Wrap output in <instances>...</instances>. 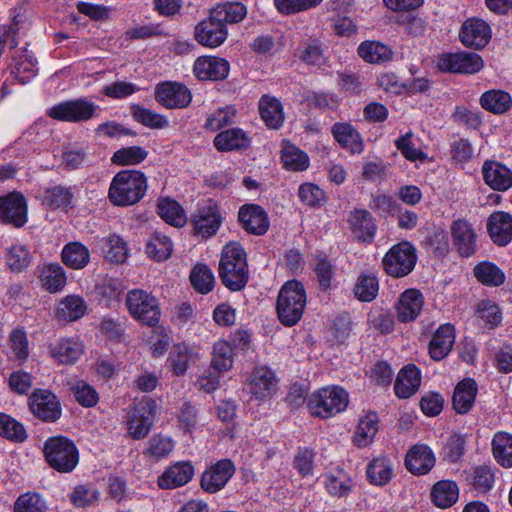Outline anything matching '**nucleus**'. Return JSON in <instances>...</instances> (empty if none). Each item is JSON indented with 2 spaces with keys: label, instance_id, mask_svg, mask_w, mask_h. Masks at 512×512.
I'll use <instances>...</instances> for the list:
<instances>
[{
  "label": "nucleus",
  "instance_id": "obj_1",
  "mask_svg": "<svg viewBox=\"0 0 512 512\" xmlns=\"http://www.w3.org/2000/svg\"><path fill=\"white\" fill-rule=\"evenodd\" d=\"M219 277L223 285L231 291L242 290L249 280L247 257L244 248L238 243L224 246L219 261Z\"/></svg>",
  "mask_w": 512,
  "mask_h": 512
},
{
  "label": "nucleus",
  "instance_id": "obj_2",
  "mask_svg": "<svg viewBox=\"0 0 512 512\" xmlns=\"http://www.w3.org/2000/svg\"><path fill=\"white\" fill-rule=\"evenodd\" d=\"M147 188V177L144 173L138 170H122L113 177L108 198L115 206H131L145 196Z\"/></svg>",
  "mask_w": 512,
  "mask_h": 512
},
{
  "label": "nucleus",
  "instance_id": "obj_3",
  "mask_svg": "<svg viewBox=\"0 0 512 512\" xmlns=\"http://www.w3.org/2000/svg\"><path fill=\"white\" fill-rule=\"evenodd\" d=\"M306 292L297 280L287 281L279 291L276 311L281 323L291 327L297 324L306 306Z\"/></svg>",
  "mask_w": 512,
  "mask_h": 512
},
{
  "label": "nucleus",
  "instance_id": "obj_4",
  "mask_svg": "<svg viewBox=\"0 0 512 512\" xmlns=\"http://www.w3.org/2000/svg\"><path fill=\"white\" fill-rule=\"evenodd\" d=\"M43 452L48 464L58 472L69 473L73 471L79 461L76 445L64 436L48 438L44 443Z\"/></svg>",
  "mask_w": 512,
  "mask_h": 512
},
{
  "label": "nucleus",
  "instance_id": "obj_5",
  "mask_svg": "<svg viewBox=\"0 0 512 512\" xmlns=\"http://www.w3.org/2000/svg\"><path fill=\"white\" fill-rule=\"evenodd\" d=\"M349 403L348 393L338 386L324 387L314 392L307 403L311 415L329 418L344 411Z\"/></svg>",
  "mask_w": 512,
  "mask_h": 512
},
{
  "label": "nucleus",
  "instance_id": "obj_6",
  "mask_svg": "<svg viewBox=\"0 0 512 512\" xmlns=\"http://www.w3.org/2000/svg\"><path fill=\"white\" fill-rule=\"evenodd\" d=\"M125 305L129 314L147 326H154L160 319V307L157 299L142 289H132L126 295Z\"/></svg>",
  "mask_w": 512,
  "mask_h": 512
},
{
  "label": "nucleus",
  "instance_id": "obj_7",
  "mask_svg": "<svg viewBox=\"0 0 512 512\" xmlns=\"http://www.w3.org/2000/svg\"><path fill=\"white\" fill-rule=\"evenodd\" d=\"M416 261L415 247L410 242L403 241L390 248L385 254L382 264L388 275L401 278L412 272Z\"/></svg>",
  "mask_w": 512,
  "mask_h": 512
},
{
  "label": "nucleus",
  "instance_id": "obj_8",
  "mask_svg": "<svg viewBox=\"0 0 512 512\" xmlns=\"http://www.w3.org/2000/svg\"><path fill=\"white\" fill-rule=\"evenodd\" d=\"M157 405L153 400L140 401L131 407L126 416L128 435L134 440H142L149 434L156 417Z\"/></svg>",
  "mask_w": 512,
  "mask_h": 512
},
{
  "label": "nucleus",
  "instance_id": "obj_9",
  "mask_svg": "<svg viewBox=\"0 0 512 512\" xmlns=\"http://www.w3.org/2000/svg\"><path fill=\"white\" fill-rule=\"evenodd\" d=\"M96 106L85 99H76L61 102L47 111V115L63 122H83L93 118Z\"/></svg>",
  "mask_w": 512,
  "mask_h": 512
},
{
  "label": "nucleus",
  "instance_id": "obj_10",
  "mask_svg": "<svg viewBox=\"0 0 512 512\" xmlns=\"http://www.w3.org/2000/svg\"><path fill=\"white\" fill-rule=\"evenodd\" d=\"M28 404L31 413L43 422L52 423L61 417L60 401L49 390L35 389L29 397Z\"/></svg>",
  "mask_w": 512,
  "mask_h": 512
},
{
  "label": "nucleus",
  "instance_id": "obj_11",
  "mask_svg": "<svg viewBox=\"0 0 512 512\" xmlns=\"http://www.w3.org/2000/svg\"><path fill=\"white\" fill-rule=\"evenodd\" d=\"M154 99L167 109H184L190 105L192 93L182 83L164 81L155 86Z\"/></svg>",
  "mask_w": 512,
  "mask_h": 512
},
{
  "label": "nucleus",
  "instance_id": "obj_12",
  "mask_svg": "<svg viewBox=\"0 0 512 512\" xmlns=\"http://www.w3.org/2000/svg\"><path fill=\"white\" fill-rule=\"evenodd\" d=\"M235 471V465L230 459H221L205 469L201 475L200 487L207 493H217L226 486Z\"/></svg>",
  "mask_w": 512,
  "mask_h": 512
},
{
  "label": "nucleus",
  "instance_id": "obj_13",
  "mask_svg": "<svg viewBox=\"0 0 512 512\" xmlns=\"http://www.w3.org/2000/svg\"><path fill=\"white\" fill-rule=\"evenodd\" d=\"M222 221L220 209L215 203L199 207L191 217L194 234L204 239L215 235Z\"/></svg>",
  "mask_w": 512,
  "mask_h": 512
},
{
  "label": "nucleus",
  "instance_id": "obj_14",
  "mask_svg": "<svg viewBox=\"0 0 512 512\" xmlns=\"http://www.w3.org/2000/svg\"><path fill=\"white\" fill-rule=\"evenodd\" d=\"M0 219L18 228L26 224L27 203L23 194L14 191L0 197Z\"/></svg>",
  "mask_w": 512,
  "mask_h": 512
},
{
  "label": "nucleus",
  "instance_id": "obj_15",
  "mask_svg": "<svg viewBox=\"0 0 512 512\" xmlns=\"http://www.w3.org/2000/svg\"><path fill=\"white\" fill-rule=\"evenodd\" d=\"M452 243L461 257H471L477 250V235L472 224L463 219L453 221L450 227Z\"/></svg>",
  "mask_w": 512,
  "mask_h": 512
},
{
  "label": "nucleus",
  "instance_id": "obj_16",
  "mask_svg": "<svg viewBox=\"0 0 512 512\" xmlns=\"http://www.w3.org/2000/svg\"><path fill=\"white\" fill-rule=\"evenodd\" d=\"M491 34L488 23L479 18H470L463 22L459 37L466 47L482 49L490 42Z\"/></svg>",
  "mask_w": 512,
  "mask_h": 512
},
{
  "label": "nucleus",
  "instance_id": "obj_17",
  "mask_svg": "<svg viewBox=\"0 0 512 512\" xmlns=\"http://www.w3.org/2000/svg\"><path fill=\"white\" fill-rule=\"evenodd\" d=\"M227 36V27L221 21L213 19L212 10L209 17L195 27V38L204 46L218 47L227 39Z\"/></svg>",
  "mask_w": 512,
  "mask_h": 512
},
{
  "label": "nucleus",
  "instance_id": "obj_18",
  "mask_svg": "<svg viewBox=\"0 0 512 512\" xmlns=\"http://www.w3.org/2000/svg\"><path fill=\"white\" fill-rule=\"evenodd\" d=\"M238 220L242 228L254 235H264L269 228L265 210L256 204H245L239 209Z\"/></svg>",
  "mask_w": 512,
  "mask_h": 512
},
{
  "label": "nucleus",
  "instance_id": "obj_19",
  "mask_svg": "<svg viewBox=\"0 0 512 512\" xmlns=\"http://www.w3.org/2000/svg\"><path fill=\"white\" fill-rule=\"evenodd\" d=\"M434 465V453L425 444H415L406 454L405 466L414 475H425L432 470Z\"/></svg>",
  "mask_w": 512,
  "mask_h": 512
},
{
  "label": "nucleus",
  "instance_id": "obj_20",
  "mask_svg": "<svg viewBox=\"0 0 512 512\" xmlns=\"http://www.w3.org/2000/svg\"><path fill=\"white\" fill-rule=\"evenodd\" d=\"M455 343V328L452 324L440 325L432 335L428 345L430 357L435 361H441L448 356Z\"/></svg>",
  "mask_w": 512,
  "mask_h": 512
},
{
  "label": "nucleus",
  "instance_id": "obj_21",
  "mask_svg": "<svg viewBox=\"0 0 512 512\" xmlns=\"http://www.w3.org/2000/svg\"><path fill=\"white\" fill-rule=\"evenodd\" d=\"M250 392L258 400H266L277 391L274 372L267 367H256L251 375Z\"/></svg>",
  "mask_w": 512,
  "mask_h": 512
},
{
  "label": "nucleus",
  "instance_id": "obj_22",
  "mask_svg": "<svg viewBox=\"0 0 512 512\" xmlns=\"http://www.w3.org/2000/svg\"><path fill=\"white\" fill-rule=\"evenodd\" d=\"M424 305L423 294L418 289H407L399 297L396 304L398 320L414 321L421 313Z\"/></svg>",
  "mask_w": 512,
  "mask_h": 512
},
{
  "label": "nucleus",
  "instance_id": "obj_23",
  "mask_svg": "<svg viewBox=\"0 0 512 512\" xmlns=\"http://www.w3.org/2000/svg\"><path fill=\"white\" fill-rule=\"evenodd\" d=\"M194 476V467L190 462L181 461L170 465L158 478L162 489H174L187 484Z\"/></svg>",
  "mask_w": 512,
  "mask_h": 512
},
{
  "label": "nucleus",
  "instance_id": "obj_24",
  "mask_svg": "<svg viewBox=\"0 0 512 512\" xmlns=\"http://www.w3.org/2000/svg\"><path fill=\"white\" fill-rule=\"evenodd\" d=\"M482 174L485 183L494 190L506 191L512 186V171L500 162L485 161Z\"/></svg>",
  "mask_w": 512,
  "mask_h": 512
},
{
  "label": "nucleus",
  "instance_id": "obj_25",
  "mask_svg": "<svg viewBox=\"0 0 512 512\" xmlns=\"http://www.w3.org/2000/svg\"><path fill=\"white\" fill-rule=\"evenodd\" d=\"M421 385V371L414 364L404 366L398 373L394 391L398 398L407 399L414 395Z\"/></svg>",
  "mask_w": 512,
  "mask_h": 512
},
{
  "label": "nucleus",
  "instance_id": "obj_26",
  "mask_svg": "<svg viewBox=\"0 0 512 512\" xmlns=\"http://www.w3.org/2000/svg\"><path fill=\"white\" fill-rule=\"evenodd\" d=\"M348 223L354 236L362 242H371L376 233V224L372 214L365 209L350 212Z\"/></svg>",
  "mask_w": 512,
  "mask_h": 512
},
{
  "label": "nucleus",
  "instance_id": "obj_27",
  "mask_svg": "<svg viewBox=\"0 0 512 512\" xmlns=\"http://www.w3.org/2000/svg\"><path fill=\"white\" fill-rule=\"evenodd\" d=\"M487 230L495 244L507 245L512 240V216L502 211L492 213L488 218Z\"/></svg>",
  "mask_w": 512,
  "mask_h": 512
},
{
  "label": "nucleus",
  "instance_id": "obj_28",
  "mask_svg": "<svg viewBox=\"0 0 512 512\" xmlns=\"http://www.w3.org/2000/svg\"><path fill=\"white\" fill-rule=\"evenodd\" d=\"M213 144L218 151L245 150L250 147L251 140L241 128H230L218 133Z\"/></svg>",
  "mask_w": 512,
  "mask_h": 512
},
{
  "label": "nucleus",
  "instance_id": "obj_29",
  "mask_svg": "<svg viewBox=\"0 0 512 512\" xmlns=\"http://www.w3.org/2000/svg\"><path fill=\"white\" fill-rule=\"evenodd\" d=\"M478 386L475 380L468 378L460 381L454 390L452 405L459 414L468 413L474 405Z\"/></svg>",
  "mask_w": 512,
  "mask_h": 512
},
{
  "label": "nucleus",
  "instance_id": "obj_30",
  "mask_svg": "<svg viewBox=\"0 0 512 512\" xmlns=\"http://www.w3.org/2000/svg\"><path fill=\"white\" fill-rule=\"evenodd\" d=\"M430 498L436 507L441 509L449 508L459 498V487L452 480H440L432 486Z\"/></svg>",
  "mask_w": 512,
  "mask_h": 512
},
{
  "label": "nucleus",
  "instance_id": "obj_31",
  "mask_svg": "<svg viewBox=\"0 0 512 512\" xmlns=\"http://www.w3.org/2000/svg\"><path fill=\"white\" fill-rule=\"evenodd\" d=\"M261 119L270 129H279L284 122L281 102L270 95H263L258 103Z\"/></svg>",
  "mask_w": 512,
  "mask_h": 512
},
{
  "label": "nucleus",
  "instance_id": "obj_32",
  "mask_svg": "<svg viewBox=\"0 0 512 512\" xmlns=\"http://www.w3.org/2000/svg\"><path fill=\"white\" fill-rule=\"evenodd\" d=\"M324 485L331 496L344 497L351 492L354 481L344 469L337 467L324 475Z\"/></svg>",
  "mask_w": 512,
  "mask_h": 512
},
{
  "label": "nucleus",
  "instance_id": "obj_33",
  "mask_svg": "<svg viewBox=\"0 0 512 512\" xmlns=\"http://www.w3.org/2000/svg\"><path fill=\"white\" fill-rule=\"evenodd\" d=\"M331 132L335 140L352 153L363 151V141L358 131L349 123H335Z\"/></svg>",
  "mask_w": 512,
  "mask_h": 512
},
{
  "label": "nucleus",
  "instance_id": "obj_34",
  "mask_svg": "<svg viewBox=\"0 0 512 512\" xmlns=\"http://www.w3.org/2000/svg\"><path fill=\"white\" fill-rule=\"evenodd\" d=\"M87 311V305L83 298L69 295L62 299L55 311V317L59 321L73 322L82 318Z\"/></svg>",
  "mask_w": 512,
  "mask_h": 512
},
{
  "label": "nucleus",
  "instance_id": "obj_35",
  "mask_svg": "<svg viewBox=\"0 0 512 512\" xmlns=\"http://www.w3.org/2000/svg\"><path fill=\"white\" fill-rule=\"evenodd\" d=\"M359 56L367 63L381 64L393 60L391 48L379 41L366 40L358 47Z\"/></svg>",
  "mask_w": 512,
  "mask_h": 512
},
{
  "label": "nucleus",
  "instance_id": "obj_36",
  "mask_svg": "<svg viewBox=\"0 0 512 512\" xmlns=\"http://www.w3.org/2000/svg\"><path fill=\"white\" fill-rule=\"evenodd\" d=\"M61 260L68 268L80 270L90 262V252L81 242H69L62 249Z\"/></svg>",
  "mask_w": 512,
  "mask_h": 512
},
{
  "label": "nucleus",
  "instance_id": "obj_37",
  "mask_svg": "<svg viewBox=\"0 0 512 512\" xmlns=\"http://www.w3.org/2000/svg\"><path fill=\"white\" fill-rule=\"evenodd\" d=\"M83 352V346L78 341L64 338L50 347V354L61 364L76 362Z\"/></svg>",
  "mask_w": 512,
  "mask_h": 512
},
{
  "label": "nucleus",
  "instance_id": "obj_38",
  "mask_svg": "<svg viewBox=\"0 0 512 512\" xmlns=\"http://www.w3.org/2000/svg\"><path fill=\"white\" fill-rule=\"evenodd\" d=\"M367 479L370 484L383 486L387 484L393 476V466L391 461L384 456L373 459L366 468Z\"/></svg>",
  "mask_w": 512,
  "mask_h": 512
},
{
  "label": "nucleus",
  "instance_id": "obj_39",
  "mask_svg": "<svg viewBox=\"0 0 512 512\" xmlns=\"http://www.w3.org/2000/svg\"><path fill=\"white\" fill-rule=\"evenodd\" d=\"M213 11V19L221 21L224 26L241 22L247 15V8L240 2H225L217 4Z\"/></svg>",
  "mask_w": 512,
  "mask_h": 512
},
{
  "label": "nucleus",
  "instance_id": "obj_40",
  "mask_svg": "<svg viewBox=\"0 0 512 512\" xmlns=\"http://www.w3.org/2000/svg\"><path fill=\"white\" fill-rule=\"evenodd\" d=\"M483 109L493 114H504L512 107V98L503 90H489L480 97Z\"/></svg>",
  "mask_w": 512,
  "mask_h": 512
},
{
  "label": "nucleus",
  "instance_id": "obj_41",
  "mask_svg": "<svg viewBox=\"0 0 512 512\" xmlns=\"http://www.w3.org/2000/svg\"><path fill=\"white\" fill-rule=\"evenodd\" d=\"M379 419L375 412H368L360 418L355 435L354 443L358 447L368 446L378 431Z\"/></svg>",
  "mask_w": 512,
  "mask_h": 512
},
{
  "label": "nucleus",
  "instance_id": "obj_42",
  "mask_svg": "<svg viewBox=\"0 0 512 512\" xmlns=\"http://www.w3.org/2000/svg\"><path fill=\"white\" fill-rule=\"evenodd\" d=\"M379 291V281L373 273H361L354 285V295L361 302L373 301Z\"/></svg>",
  "mask_w": 512,
  "mask_h": 512
},
{
  "label": "nucleus",
  "instance_id": "obj_43",
  "mask_svg": "<svg viewBox=\"0 0 512 512\" xmlns=\"http://www.w3.org/2000/svg\"><path fill=\"white\" fill-rule=\"evenodd\" d=\"M173 245L169 237L155 232L151 235L146 244L147 255L155 261H165L172 254Z\"/></svg>",
  "mask_w": 512,
  "mask_h": 512
},
{
  "label": "nucleus",
  "instance_id": "obj_44",
  "mask_svg": "<svg viewBox=\"0 0 512 512\" xmlns=\"http://www.w3.org/2000/svg\"><path fill=\"white\" fill-rule=\"evenodd\" d=\"M130 110L133 118L145 127L150 129H164L169 126V120L166 116L151 109L133 104Z\"/></svg>",
  "mask_w": 512,
  "mask_h": 512
},
{
  "label": "nucleus",
  "instance_id": "obj_45",
  "mask_svg": "<svg viewBox=\"0 0 512 512\" xmlns=\"http://www.w3.org/2000/svg\"><path fill=\"white\" fill-rule=\"evenodd\" d=\"M159 216L168 224L182 227L186 223V214L182 206L175 200L166 198L158 204Z\"/></svg>",
  "mask_w": 512,
  "mask_h": 512
},
{
  "label": "nucleus",
  "instance_id": "obj_46",
  "mask_svg": "<svg viewBox=\"0 0 512 512\" xmlns=\"http://www.w3.org/2000/svg\"><path fill=\"white\" fill-rule=\"evenodd\" d=\"M493 455L503 467H512V435L498 432L492 440Z\"/></svg>",
  "mask_w": 512,
  "mask_h": 512
},
{
  "label": "nucleus",
  "instance_id": "obj_47",
  "mask_svg": "<svg viewBox=\"0 0 512 512\" xmlns=\"http://www.w3.org/2000/svg\"><path fill=\"white\" fill-rule=\"evenodd\" d=\"M473 271L476 279L486 286H500L505 281L503 271L489 261L478 263Z\"/></svg>",
  "mask_w": 512,
  "mask_h": 512
},
{
  "label": "nucleus",
  "instance_id": "obj_48",
  "mask_svg": "<svg viewBox=\"0 0 512 512\" xmlns=\"http://www.w3.org/2000/svg\"><path fill=\"white\" fill-rule=\"evenodd\" d=\"M66 279L65 270L59 264H50L42 269L41 282L50 293L62 290L66 284Z\"/></svg>",
  "mask_w": 512,
  "mask_h": 512
},
{
  "label": "nucleus",
  "instance_id": "obj_49",
  "mask_svg": "<svg viewBox=\"0 0 512 512\" xmlns=\"http://www.w3.org/2000/svg\"><path fill=\"white\" fill-rule=\"evenodd\" d=\"M197 357V353L188 345H177L169 356L170 367L177 376L186 373L189 363Z\"/></svg>",
  "mask_w": 512,
  "mask_h": 512
},
{
  "label": "nucleus",
  "instance_id": "obj_50",
  "mask_svg": "<svg viewBox=\"0 0 512 512\" xmlns=\"http://www.w3.org/2000/svg\"><path fill=\"white\" fill-rule=\"evenodd\" d=\"M476 316L480 324L488 329L498 327L503 319L500 307L490 300H483L478 304Z\"/></svg>",
  "mask_w": 512,
  "mask_h": 512
},
{
  "label": "nucleus",
  "instance_id": "obj_51",
  "mask_svg": "<svg viewBox=\"0 0 512 512\" xmlns=\"http://www.w3.org/2000/svg\"><path fill=\"white\" fill-rule=\"evenodd\" d=\"M73 192L70 187L57 185L44 191L42 204L50 209L67 207L71 204Z\"/></svg>",
  "mask_w": 512,
  "mask_h": 512
},
{
  "label": "nucleus",
  "instance_id": "obj_52",
  "mask_svg": "<svg viewBox=\"0 0 512 512\" xmlns=\"http://www.w3.org/2000/svg\"><path fill=\"white\" fill-rule=\"evenodd\" d=\"M281 160L283 166L290 171H304L309 167L308 155L292 144L283 147Z\"/></svg>",
  "mask_w": 512,
  "mask_h": 512
},
{
  "label": "nucleus",
  "instance_id": "obj_53",
  "mask_svg": "<svg viewBox=\"0 0 512 512\" xmlns=\"http://www.w3.org/2000/svg\"><path fill=\"white\" fill-rule=\"evenodd\" d=\"M233 366V347L225 340L217 341L213 347L211 368L218 372H226Z\"/></svg>",
  "mask_w": 512,
  "mask_h": 512
},
{
  "label": "nucleus",
  "instance_id": "obj_54",
  "mask_svg": "<svg viewBox=\"0 0 512 512\" xmlns=\"http://www.w3.org/2000/svg\"><path fill=\"white\" fill-rule=\"evenodd\" d=\"M32 259V255L25 245L15 244L9 247L5 254V262L13 272H21L26 269Z\"/></svg>",
  "mask_w": 512,
  "mask_h": 512
},
{
  "label": "nucleus",
  "instance_id": "obj_55",
  "mask_svg": "<svg viewBox=\"0 0 512 512\" xmlns=\"http://www.w3.org/2000/svg\"><path fill=\"white\" fill-rule=\"evenodd\" d=\"M190 282L198 293L207 294L214 287L215 277L208 266L198 264L190 273Z\"/></svg>",
  "mask_w": 512,
  "mask_h": 512
},
{
  "label": "nucleus",
  "instance_id": "obj_56",
  "mask_svg": "<svg viewBox=\"0 0 512 512\" xmlns=\"http://www.w3.org/2000/svg\"><path fill=\"white\" fill-rule=\"evenodd\" d=\"M13 512H48V506L40 494L26 492L14 502Z\"/></svg>",
  "mask_w": 512,
  "mask_h": 512
},
{
  "label": "nucleus",
  "instance_id": "obj_57",
  "mask_svg": "<svg viewBox=\"0 0 512 512\" xmlns=\"http://www.w3.org/2000/svg\"><path fill=\"white\" fill-rule=\"evenodd\" d=\"M296 56L306 64H321L326 61L325 50L315 39H309L301 44L297 49Z\"/></svg>",
  "mask_w": 512,
  "mask_h": 512
},
{
  "label": "nucleus",
  "instance_id": "obj_58",
  "mask_svg": "<svg viewBox=\"0 0 512 512\" xmlns=\"http://www.w3.org/2000/svg\"><path fill=\"white\" fill-rule=\"evenodd\" d=\"M237 110L232 105L218 108L211 113L204 124V128L212 132H216L225 126L234 123Z\"/></svg>",
  "mask_w": 512,
  "mask_h": 512
},
{
  "label": "nucleus",
  "instance_id": "obj_59",
  "mask_svg": "<svg viewBox=\"0 0 512 512\" xmlns=\"http://www.w3.org/2000/svg\"><path fill=\"white\" fill-rule=\"evenodd\" d=\"M148 152L140 146H130L114 152L111 161L121 166L137 165L147 158Z\"/></svg>",
  "mask_w": 512,
  "mask_h": 512
},
{
  "label": "nucleus",
  "instance_id": "obj_60",
  "mask_svg": "<svg viewBox=\"0 0 512 512\" xmlns=\"http://www.w3.org/2000/svg\"><path fill=\"white\" fill-rule=\"evenodd\" d=\"M0 436L15 442H23L27 438L24 426L7 414L0 413Z\"/></svg>",
  "mask_w": 512,
  "mask_h": 512
},
{
  "label": "nucleus",
  "instance_id": "obj_61",
  "mask_svg": "<svg viewBox=\"0 0 512 512\" xmlns=\"http://www.w3.org/2000/svg\"><path fill=\"white\" fill-rule=\"evenodd\" d=\"M9 347L14 358L24 362L29 356L27 334L23 329H15L9 336Z\"/></svg>",
  "mask_w": 512,
  "mask_h": 512
},
{
  "label": "nucleus",
  "instance_id": "obj_62",
  "mask_svg": "<svg viewBox=\"0 0 512 512\" xmlns=\"http://www.w3.org/2000/svg\"><path fill=\"white\" fill-rule=\"evenodd\" d=\"M99 498V492L92 485H78L70 494V501L76 507L91 506Z\"/></svg>",
  "mask_w": 512,
  "mask_h": 512
},
{
  "label": "nucleus",
  "instance_id": "obj_63",
  "mask_svg": "<svg viewBox=\"0 0 512 512\" xmlns=\"http://www.w3.org/2000/svg\"><path fill=\"white\" fill-rule=\"evenodd\" d=\"M322 2L323 0H274L277 10L286 15L313 9Z\"/></svg>",
  "mask_w": 512,
  "mask_h": 512
},
{
  "label": "nucleus",
  "instance_id": "obj_64",
  "mask_svg": "<svg viewBox=\"0 0 512 512\" xmlns=\"http://www.w3.org/2000/svg\"><path fill=\"white\" fill-rule=\"evenodd\" d=\"M106 243V259L110 262L123 263L128 255V249L124 240L118 235H111L106 239Z\"/></svg>",
  "mask_w": 512,
  "mask_h": 512
}]
</instances>
